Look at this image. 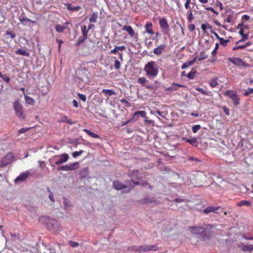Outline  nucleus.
<instances>
[{"instance_id": "obj_1", "label": "nucleus", "mask_w": 253, "mask_h": 253, "mask_svg": "<svg viewBox=\"0 0 253 253\" xmlns=\"http://www.w3.org/2000/svg\"><path fill=\"white\" fill-rule=\"evenodd\" d=\"M213 228L211 224H205L203 226H189L188 229L192 233L198 235L201 240L205 241L209 240L212 236Z\"/></svg>"}, {"instance_id": "obj_2", "label": "nucleus", "mask_w": 253, "mask_h": 253, "mask_svg": "<svg viewBox=\"0 0 253 253\" xmlns=\"http://www.w3.org/2000/svg\"><path fill=\"white\" fill-rule=\"evenodd\" d=\"M125 184H123L118 180L115 181L113 182V187L117 190H124L123 192L128 193L134 188L133 186L131 185V183H132L134 185H139L140 182L138 181H134L132 180H126Z\"/></svg>"}, {"instance_id": "obj_3", "label": "nucleus", "mask_w": 253, "mask_h": 253, "mask_svg": "<svg viewBox=\"0 0 253 253\" xmlns=\"http://www.w3.org/2000/svg\"><path fill=\"white\" fill-rule=\"evenodd\" d=\"M146 75L150 79H153L157 77L159 73L158 67L154 61L148 62L144 67Z\"/></svg>"}, {"instance_id": "obj_4", "label": "nucleus", "mask_w": 253, "mask_h": 253, "mask_svg": "<svg viewBox=\"0 0 253 253\" xmlns=\"http://www.w3.org/2000/svg\"><path fill=\"white\" fill-rule=\"evenodd\" d=\"M46 225L48 230L57 233L62 230L59 223L54 219L46 218Z\"/></svg>"}, {"instance_id": "obj_5", "label": "nucleus", "mask_w": 253, "mask_h": 253, "mask_svg": "<svg viewBox=\"0 0 253 253\" xmlns=\"http://www.w3.org/2000/svg\"><path fill=\"white\" fill-rule=\"evenodd\" d=\"M158 247L156 245H143L140 246L133 247L132 250L139 253L146 252L150 251H156Z\"/></svg>"}, {"instance_id": "obj_6", "label": "nucleus", "mask_w": 253, "mask_h": 253, "mask_svg": "<svg viewBox=\"0 0 253 253\" xmlns=\"http://www.w3.org/2000/svg\"><path fill=\"white\" fill-rule=\"evenodd\" d=\"M160 26L162 33L168 37L170 36L169 26L167 19L165 18H162L159 20Z\"/></svg>"}, {"instance_id": "obj_7", "label": "nucleus", "mask_w": 253, "mask_h": 253, "mask_svg": "<svg viewBox=\"0 0 253 253\" xmlns=\"http://www.w3.org/2000/svg\"><path fill=\"white\" fill-rule=\"evenodd\" d=\"M14 108L16 116L20 119H24L25 115L23 113L22 106L18 101H16L14 103Z\"/></svg>"}, {"instance_id": "obj_8", "label": "nucleus", "mask_w": 253, "mask_h": 253, "mask_svg": "<svg viewBox=\"0 0 253 253\" xmlns=\"http://www.w3.org/2000/svg\"><path fill=\"white\" fill-rule=\"evenodd\" d=\"M78 78L84 83H87L89 79L88 76V72L85 69H82L78 71Z\"/></svg>"}, {"instance_id": "obj_9", "label": "nucleus", "mask_w": 253, "mask_h": 253, "mask_svg": "<svg viewBox=\"0 0 253 253\" xmlns=\"http://www.w3.org/2000/svg\"><path fill=\"white\" fill-rule=\"evenodd\" d=\"M13 159V155L12 153H8L5 156L0 162V167L4 168L11 163Z\"/></svg>"}, {"instance_id": "obj_10", "label": "nucleus", "mask_w": 253, "mask_h": 253, "mask_svg": "<svg viewBox=\"0 0 253 253\" xmlns=\"http://www.w3.org/2000/svg\"><path fill=\"white\" fill-rule=\"evenodd\" d=\"M79 165V164L78 162H75L69 165H66L65 166L59 167L58 168V169L64 171L75 170L78 169Z\"/></svg>"}, {"instance_id": "obj_11", "label": "nucleus", "mask_w": 253, "mask_h": 253, "mask_svg": "<svg viewBox=\"0 0 253 253\" xmlns=\"http://www.w3.org/2000/svg\"><path fill=\"white\" fill-rule=\"evenodd\" d=\"M30 172L29 171H26L20 174L14 180L15 183H19L24 181L30 175Z\"/></svg>"}, {"instance_id": "obj_12", "label": "nucleus", "mask_w": 253, "mask_h": 253, "mask_svg": "<svg viewBox=\"0 0 253 253\" xmlns=\"http://www.w3.org/2000/svg\"><path fill=\"white\" fill-rule=\"evenodd\" d=\"M228 61L232 63L233 64L239 66H246V64L245 63L241 58L238 57L229 58L228 59Z\"/></svg>"}, {"instance_id": "obj_13", "label": "nucleus", "mask_w": 253, "mask_h": 253, "mask_svg": "<svg viewBox=\"0 0 253 253\" xmlns=\"http://www.w3.org/2000/svg\"><path fill=\"white\" fill-rule=\"evenodd\" d=\"M128 176L131 178L130 180H133V179L140 180L141 178L138 170L136 169L129 170L128 172Z\"/></svg>"}, {"instance_id": "obj_14", "label": "nucleus", "mask_w": 253, "mask_h": 253, "mask_svg": "<svg viewBox=\"0 0 253 253\" xmlns=\"http://www.w3.org/2000/svg\"><path fill=\"white\" fill-rule=\"evenodd\" d=\"M122 30L126 31L131 38L134 37L135 35V32L130 26L125 25L122 28Z\"/></svg>"}, {"instance_id": "obj_15", "label": "nucleus", "mask_w": 253, "mask_h": 253, "mask_svg": "<svg viewBox=\"0 0 253 253\" xmlns=\"http://www.w3.org/2000/svg\"><path fill=\"white\" fill-rule=\"evenodd\" d=\"M59 156L60 157V159L58 160H57L55 162V164L56 165H59L62 164L64 163H65L69 159V156L66 154L61 155Z\"/></svg>"}, {"instance_id": "obj_16", "label": "nucleus", "mask_w": 253, "mask_h": 253, "mask_svg": "<svg viewBox=\"0 0 253 253\" xmlns=\"http://www.w3.org/2000/svg\"><path fill=\"white\" fill-rule=\"evenodd\" d=\"M165 44H162L154 49V53L157 55H159L162 53V51L166 48Z\"/></svg>"}, {"instance_id": "obj_17", "label": "nucleus", "mask_w": 253, "mask_h": 253, "mask_svg": "<svg viewBox=\"0 0 253 253\" xmlns=\"http://www.w3.org/2000/svg\"><path fill=\"white\" fill-rule=\"evenodd\" d=\"M70 22H66L65 24V26H61L59 24H57L55 26V30L58 32V33H61L64 30L66 29L67 28V25L70 24Z\"/></svg>"}, {"instance_id": "obj_18", "label": "nucleus", "mask_w": 253, "mask_h": 253, "mask_svg": "<svg viewBox=\"0 0 253 253\" xmlns=\"http://www.w3.org/2000/svg\"><path fill=\"white\" fill-rule=\"evenodd\" d=\"M152 24L151 22H147L145 25V31L146 33L150 34L153 35L154 32L152 29Z\"/></svg>"}, {"instance_id": "obj_19", "label": "nucleus", "mask_w": 253, "mask_h": 253, "mask_svg": "<svg viewBox=\"0 0 253 253\" xmlns=\"http://www.w3.org/2000/svg\"><path fill=\"white\" fill-rule=\"evenodd\" d=\"M219 209V207H208L204 210V212L208 214L211 212H216V211Z\"/></svg>"}, {"instance_id": "obj_20", "label": "nucleus", "mask_w": 253, "mask_h": 253, "mask_svg": "<svg viewBox=\"0 0 253 253\" xmlns=\"http://www.w3.org/2000/svg\"><path fill=\"white\" fill-rule=\"evenodd\" d=\"M15 53L17 55H21L26 56H29L30 55L29 52L23 48H19L15 51Z\"/></svg>"}, {"instance_id": "obj_21", "label": "nucleus", "mask_w": 253, "mask_h": 253, "mask_svg": "<svg viewBox=\"0 0 253 253\" xmlns=\"http://www.w3.org/2000/svg\"><path fill=\"white\" fill-rule=\"evenodd\" d=\"M89 170L88 168L83 169L80 172V175L81 178H85L88 175Z\"/></svg>"}, {"instance_id": "obj_22", "label": "nucleus", "mask_w": 253, "mask_h": 253, "mask_svg": "<svg viewBox=\"0 0 253 253\" xmlns=\"http://www.w3.org/2000/svg\"><path fill=\"white\" fill-rule=\"evenodd\" d=\"M138 116H140L143 118H146V113L144 111H138L136 112L133 115V118L135 119Z\"/></svg>"}, {"instance_id": "obj_23", "label": "nucleus", "mask_w": 253, "mask_h": 253, "mask_svg": "<svg viewBox=\"0 0 253 253\" xmlns=\"http://www.w3.org/2000/svg\"><path fill=\"white\" fill-rule=\"evenodd\" d=\"M63 204L65 210H70L72 209V206L68 199H64Z\"/></svg>"}, {"instance_id": "obj_24", "label": "nucleus", "mask_w": 253, "mask_h": 253, "mask_svg": "<svg viewBox=\"0 0 253 253\" xmlns=\"http://www.w3.org/2000/svg\"><path fill=\"white\" fill-rule=\"evenodd\" d=\"M83 131L84 132H85L88 135H89L90 137H93L94 138H99V136L98 134H95V133L90 131V130H89L87 129L84 128V129H83Z\"/></svg>"}, {"instance_id": "obj_25", "label": "nucleus", "mask_w": 253, "mask_h": 253, "mask_svg": "<svg viewBox=\"0 0 253 253\" xmlns=\"http://www.w3.org/2000/svg\"><path fill=\"white\" fill-rule=\"evenodd\" d=\"M231 99L233 101L234 104L235 106H237L240 104L239 98L236 93L234 95L231 96Z\"/></svg>"}, {"instance_id": "obj_26", "label": "nucleus", "mask_w": 253, "mask_h": 253, "mask_svg": "<svg viewBox=\"0 0 253 253\" xmlns=\"http://www.w3.org/2000/svg\"><path fill=\"white\" fill-rule=\"evenodd\" d=\"M184 140H185L187 142L189 143L190 144L193 146H196V144L197 142V139L196 137H193L192 138H183Z\"/></svg>"}, {"instance_id": "obj_27", "label": "nucleus", "mask_w": 253, "mask_h": 253, "mask_svg": "<svg viewBox=\"0 0 253 253\" xmlns=\"http://www.w3.org/2000/svg\"><path fill=\"white\" fill-rule=\"evenodd\" d=\"M241 250L244 252H251L253 250V245H245Z\"/></svg>"}, {"instance_id": "obj_28", "label": "nucleus", "mask_w": 253, "mask_h": 253, "mask_svg": "<svg viewBox=\"0 0 253 253\" xmlns=\"http://www.w3.org/2000/svg\"><path fill=\"white\" fill-rule=\"evenodd\" d=\"M24 97H25V101L27 104H28L29 105H32L35 104V101L33 98L28 96L27 95H25Z\"/></svg>"}, {"instance_id": "obj_29", "label": "nucleus", "mask_w": 253, "mask_h": 253, "mask_svg": "<svg viewBox=\"0 0 253 253\" xmlns=\"http://www.w3.org/2000/svg\"><path fill=\"white\" fill-rule=\"evenodd\" d=\"M81 31L83 34V37L84 38H87V33L88 30L86 29L85 25L81 26Z\"/></svg>"}, {"instance_id": "obj_30", "label": "nucleus", "mask_w": 253, "mask_h": 253, "mask_svg": "<svg viewBox=\"0 0 253 253\" xmlns=\"http://www.w3.org/2000/svg\"><path fill=\"white\" fill-rule=\"evenodd\" d=\"M150 113L155 116H160L163 117H164V115H163V112L157 109H153L151 110Z\"/></svg>"}, {"instance_id": "obj_31", "label": "nucleus", "mask_w": 253, "mask_h": 253, "mask_svg": "<svg viewBox=\"0 0 253 253\" xmlns=\"http://www.w3.org/2000/svg\"><path fill=\"white\" fill-rule=\"evenodd\" d=\"M97 17H98L97 13H94V12L93 13L89 18V21L90 23L95 22L96 21Z\"/></svg>"}, {"instance_id": "obj_32", "label": "nucleus", "mask_w": 253, "mask_h": 253, "mask_svg": "<svg viewBox=\"0 0 253 253\" xmlns=\"http://www.w3.org/2000/svg\"><path fill=\"white\" fill-rule=\"evenodd\" d=\"M102 92L108 96H111L112 95L115 94V92L114 90L112 89H104L102 90Z\"/></svg>"}, {"instance_id": "obj_33", "label": "nucleus", "mask_w": 253, "mask_h": 253, "mask_svg": "<svg viewBox=\"0 0 253 253\" xmlns=\"http://www.w3.org/2000/svg\"><path fill=\"white\" fill-rule=\"evenodd\" d=\"M125 49L126 47L125 46H116L113 49L111 50V53H116L119 50H123Z\"/></svg>"}, {"instance_id": "obj_34", "label": "nucleus", "mask_w": 253, "mask_h": 253, "mask_svg": "<svg viewBox=\"0 0 253 253\" xmlns=\"http://www.w3.org/2000/svg\"><path fill=\"white\" fill-rule=\"evenodd\" d=\"M176 86L180 87V86H182V85L180 84H178L173 83L172 84V86L168 87L167 89V90L170 91H173V90L177 89V88L175 87Z\"/></svg>"}, {"instance_id": "obj_35", "label": "nucleus", "mask_w": 253, "mask_h": 253, "mask_svg": "<svg viewBox=\"0 0 253 253\" xmlns=\"http://www.w3.org/2000/svg\"><path fill=\"white\" fill-rule=\"evenodd\" d=\"M196 71L193 69L191 71L187 74V77L189 79H193L195 76Z\"/></svg>"}, {"instance_id": "obj_36", "label": "nucleus", "mask_w": 253, "mask_h": 253, "mask_svg": "<svg viewBox=\"0 0 253 253\" xmlns=\"http://www.w3.org/2000/svg\"><path fill=\"white\" fill-rule=\"evenodd\" d=\"M237 205L239 207H242L243 206H250L251 203L249 201L247 200H243L241 201L240 202L238 203L237 204Z\"/></svg>"}, {"instance_id": "obj_37", "label": "nucleus", "mask_w": 253, "mask_h": 253, "mask_svg": "<svg viewBox=\"0 0 253 253\" xmlns=\"http://www.w3.org/2000/svg\"><path fill=\"white\" fill-rule=\"evenodd\" d=\"M20 22L24 25H27V22H34V21L31 20V19L27 18V17H23L22 18H20L19 19Z\"/></svg>"}, {"instance_id": "obj_38", "label": "nucleus", "mask_w": 253, "mask_h": 253, "mask_svg": "<svg viewBox=\"0 0 253 253\" xmlns=\"http://www.w3.org/2000/svg\"><path fill=\"white\" fill-rule=\"evenodd\" d=\"M208 57V55H207L204 51H202L200 53L199 57L198 59L199 61H201L202 60L206 59Z\"/></svg>"}, {"instance_id": "obj_39", "label": "nucleus", "mask_w": 253, "mask_h": 253, "mask_svg": "<svg viewBox=\"0 0 253 253\" xmlns=\"http://www.w3.org/2000/svg\"><path fill=\"white\" fill-rule=\"evenodd\" d=\"M235 93L236 92L233 90H227L224 92V94L225 96L229 97L231 98V96L234 95Z\"/></svg>"}, {"instance_id": "obj_40", "label": "nucleus", "mask_w": 253, "mask_h": 253, "mask_svg": "<svg viewBox=\"0 0 253 253\" xmlns=\"http://www.w3.org/2000/svg\"><path fill=\"white\" fill-rule=\"evenodd\" d=\"M210 84L211 87H216L218 84L217 83V79L215 78V79L212 80L211 81Z\"/></svg>"}, {"instance_id": "obj_41", "label": "nucleus", "mask_w": 253, "mask_h": 253, "mask_svg": "<svg viewBox=\"0 0 253 253\" xmlns=\"http://www.w3.org/2000/svg\"><path fill=\"white\" fill-rule=\"evenodd\" d=\"M193 62H192L191 61H187L186 62H185L182 65V67H181V69H186L187 68V67H188L189 66H191V65H193Z\"/></svg>"}, {"instance_id": "obj_42", "label": "nucleus", "mask_w": 253, "mask_h": 253, "mask_svg": "<svg viewBox=\"0 0 253 253\" xmlns=\"http://www.w3.org/2000/svg\"><path fill=\"white\" fill-rule=\"evenodd\" d=\"M239 33L242 37V38H244V39H248L249 35L247 34H244L243 28H241Z\"/></svg>"}, {"instance_id": "obj_43", "label": "nucleus", "mask_w": 253, "mask_h": 253, "mask_svg": "<svg viewBox=\"0 0 253 253\" xmlns=\"http://www.w3.org/2000/svg\"><path fill=\"white\" fill-rule=\"evenodd\" d=\"M146 82L147 80L144 77H140L137 79V83L143 85Z\"/></svg>"}, {"instance_id": "obj_44", "label": "nucleus", "mask_w": 253, "mask_h": 253, "mask_svg": "<svg viewBox=\"0 0 253 253\" xmlns=\"http://www.w3.org/2000/svg\"><path fill=\"white\" fill-rule=\"evenodd\" d=\"M47 192L49 194L48 197H49V198L50 200L52 202H54L55 201V200H54V198L53 197V194H52V192L50 191V189L48 187L47 188Z\"/></svg>"}, {"instance_id": "obj_45", "label": "nucleus", "mask_w": 253, "mask_h": 253, "mask_svg": "<svg viewBox=\"0 0 253 253\" xmlns=\"http://www.w3.org/2000/svg\"><path fill=\"white\" fill-rule=\"evenodd\" d=\"M220 44L223 46H226L227 43L229 42L228 40H224L223 38H221L219 39Z\"/></svg>"}, {"instance_id": "obj_46", "label": "nucleus", "mask_w": 253, "mask_h": 253, "mask_svg": "<svg viewBox=\"0 0 253 253\" xmlns=\"http://www.w3.org/2000/svg\"><path fill=\"white\" fill-rule=\"evenodd\" d=\"M86 38H84V37H80L78 42L75 44L76 46H79L80 44H81L82 43H83L85 40H86Z\"/></svg>"}, {"instance_id": "obj_47", "label": "nucleus", "mask_w": 253, "mask_h": 253, "mask_svg": "<svg viewBox=\"0 0 253 253\" xmlns=\"http://www.w3.org/2000/svg\"><path fill=\"white\" fill-rule=\"evenodd\" d=\"M201 126L199 125L193 126L192 127V131L194 133H196L200 128Z\"/></svg>"}, {"instance_id": "obj_48", "label": "nucleus", "mask_w": 253, "mask_h": 253, "mask_svg": "<svg viewBox=\"0 0 253 253\" xmlns=\"http://www.w3.org/2000/svg\"><path fill=\"white\" fill-rule=\"evenodd\" d=\"M83 153V150H81L80 151H75L72 153V156L75 158L78 157L79 156L81 155Z\"/></svg>"}, {"instance_id": "obj_49", "label": "nucleus", "mask_w": 253, "mask_h": 253, "mask_svg": "<svg viewBox=\"0 0 253 253\" xmlns=\"http://www.w3.org/2000/svg\"><path fill=\"white\" fill-rule=\"evenodd\" d=\"M194 18L193 15L192 14V12L191 10H190L189 11H188V17H187V20H188L189 22H191L193 21Z\"/></svg>"}, {"instance_id": "obj_50", "label": "nucleus", "mask_w": 253, "mask_h": 253, "mask_svg": "<svg viewBox=\"0 0 253 253\" xmlns=\"http://www.w3.org/2000/svg\"><path fill=\"white\" fill-rule=\"evenodd\" d=\"M69 244L72 248H76L79 246V244L78 242L70 241Z\"/></svg>"}, {"instance_id": "obj_51", "label": "nucleus", "mask_w": 253, "mask_h": 253, "mask_svg": "<svg viewBox=\"0 0 253 253\" xmlns=\"http://www.w3.org/2000/svg\"><path fill=\"white\" fill-rule=\"evenodd\" d=\"M253 92V88H248L247 89L245 90V92L244 93V95L245 96H248L250 94Z\"/></svg>"}, {"instance_id": "obj_52", "label": "nucleus", "mask_w": 253, "mask_h": 253, "mask_svg": "<svg viewBox=\"0 0 253 253\" xmlns=\"http://www.w3.org/2000/svg\"><path fill=\"white\" fill-rule=\"evenodd\" d=\"M196 90L199 91L202 94L206 95H208V92L205 90L204 89L201 88V87H198L196 88Z\"/></svg>"}, {"instance_id": "obj_53", "label": "nucleus", "mask_w": 253, "mask_h": 253, "mask_svg": "<svg viewBox=\"0 0 253 253\" xmlns=\"http://www.w3.org/2000/svg\"><path fill=\"white\" fill-rule=\"evenodd\" d=\"M114 67H115V68L117 70H118L120 68L121 64L119 60H115V63H114Z\"/></svg>"}, {"instance_id": "obj_54", "label": "nucleus", "mask_w": 253, "mask_h": 253, "mask_svg": "<svg viewBox=\"0 0 253 253\" xmlns=\"http://www.w3.org/2000/svg\"><path fill=\"white\" fill-rule=\"evenodd\" d=\"M30 129V127H28V128H25V127L21 128V129H20L19 130L18 133H20V134L25 133L27 131H28Z\"/></svg>"}, {"instance_id": "obj_55", "label": "nucleus", "mask_w": 253, "mask_h": 253, "mask_svg": "<svg viewBox=\"0 0 253 253\" xmlns=\"http://www.w3.org/2000/svg\"><path fill=\"white\" fill-rule=\"evenodd\" d=\"M78 95L79 98L82 100L83 101L85 102L86 100V96L84 94L78 93Z\"/></svg>"}, {"instance_id": "obj_56", "label": "nucleus", "mask_w": 253, "mask_h": 253, "mask_svg": "<svg viewBox=\"0 0 253 253\" xmlns=\"http://www.w3.org/2000/svg\"><path fill=\"white\" fill-rule=\"evenodd\" d=\"M7 84H8L10 81V78L6 75H4L2 78Z\"/></svg>"}, {"instance_id": "obj_57", "label": "nucleus", "mask_w": 253, "mask_h": 253, "mask_svg": "<svg viewBox=\"0 0 253 253\" xmlns=\"http://www.w3.org/2000/svg\"><path fill=\"white\" fill-rule=\"evenodd\" d=\"M222 109L226 115L229 116L230 115L229 109L227 107L223 106Z\"/></svg>"}, {"instance_id": "obj_58", "label": "nucleus", "mask_w": 253, "mask_h": 253, "mask_svg": "<svg viewBox=\"0 0 253 253\" xmlns=\"http://www.w3.org/2000/svg\"><path fill=\"white\" fill-rule=\"evenodd\" d=\"M205 8L207 10L211 11V12H213L216 15H218V12L216 11L215 10H214V9L212 7H205Z\"/></svg>"}, {"instance_id": "obj_59", "label": "nucleus", "mask_w": 253, "mask_h": 253, "mask_svg": "<svg viewBox=\"0 0 253 253\" xmlns=\"http://www.w3.org/2000/svg\"><path fill=\"white\" fill-rule=\"evenodd\" d=\"M218 47H219V44L218 43H216L215 44V46L214 47V49L213 50V51H212L211 52V54H212V55H214V54H216V50H217V49L218 48Z\"/></svg>"}, {"instance_id": "obj_60", "label": "nucleus", "mask_w": 253, "mask_h": 253, "mask_svg": "<svg viewBox=\"0 0 253 253\" xmlns=\"http://www.w3.org/2000/svg\"><path fill=\"white\" fill-rule=\"evenodd\" d=\"M201 29H202V31L204 32V33H206V30L207 29V24H202L201 25Z\"/></svg>"}, {"instance_id": "obj_61", "label": "nucleus", "mask_w": 253, "mask_h": 253, "mask_svg": "<svg viewBox=\"0 0 253 253\" xmlns=\"http://www.w3.org/2000/svg\"><path fill=\"white\" fill-rule=\"evenodd\" d=\"M232 16L231 15H228L227 18L225 20V21L227 23H230L231 22Z\"/></svg>"}, {"instance_id": "obj_62", "label": "nucleus", "mask_w": 253, "mask_h": 253, "mask_svg": "<svg viewBox=\"0 0 253 253\" xmlns=\"http://www.w3.org/2000/svg\"><path fill=\"white\" fill-rule=\"evenodd\" d=\"M68 120V119L67 118V117L66 116H63L62 117H61L60 121L61 122H66L67 123V121Z\"/></svg>"}, {"instance_id": "obj_63", "label": "nucleus", "mask_w": 253, "mask_h": 253, "mask_svg": "<svg viewBox=\"0 0 253 253\" xmlns=\"http://www.w3.org/2000/svg\"><path fill=\"white\" fill-rule=\"evenodd\" d=\"M151 200L149 198H146L143 199L142 202L144 204L150 203Z\"/></svg>"}, {"instance_id": "obj_64", "label": "nucleus", "mask_w": 253, "mask_h": 253, "mask_svg": "<svg viewBox=\"0 0 253 253\" xmlns=\"http://www.w3.org/2000/svg\"><path fill=\"white\" fill-rule=\"evenodd\" d=\"M188 29L190 31H193L195 29V26L194 24H191L188 26Z\"/></svg>"}]
</instances>
